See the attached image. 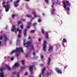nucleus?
Returning <instances> with one entry per match:
<instances>
[{
  "label": "nucleus",
  "instance_id": "2f4dec72",
  "mask_svg": "<svg viewBox=\"0 0 77 77\" xmlns=\"http://www.w3.org/2000/svg\"><path fill=\"white\" fill-rule=\"evenodd\" d=\"M41 18H39L38 19V21L39 23L41 22Z\"/></svg>",
  "mask_w": 77,
  "mask_h": 77
},
{
  "label": "nucleus",
  "instance_id": "a18cd8bd",
  "mask_svg": "<svg viewBox=\"0 0 77 77\" xmlns=\"http://www.w3.org/2000/svg\"><path fill=\"white\" fill-rule=\"evenodd\" d=\"M55 69H56L57 72H58V68H56Z\"/></svg>",
  "mask_w": 77,
  "mask_h": 77
},
{
  "label": "nucleus",
  "instance_id": "5701e85b",
  "mask_svg": "<svg viewBox=\"0 0 77 77\" xmlns=\"http://www.w3.org/2000/svg\"><path fill=\"white\" fill-rule=\"evenodd\" d=\"M26 17L27 18H31V17H32V16L27 14L26 15Z\"/></svg>",
  "mask_w": 77,
  "mask_h": 77
},
{
  "label": "nucleus",
  "instance_id": "f03ea898",
  "mask_svg": "<svg viewBox=\"0 0 77 77\" xmlns=\"http://www.w3.org/2000/svg\"><path fill=\"white\" fill-rule=\"evenodd\" d=\"M2 5H4V8H7L5 9L6 12H8V11H9V8H10L9 2L8 1H7V2H6L5 1H4L2 2Z\"/></svg>",
  "mask_w": 77,
  "mask_h": 77
},
{
  "label": "nucleus",
  "instance_id": "20e7f679",
  "mask_svg": "<svg viewBox=\"0 0 77 77\" xmlns=\"http://www.w3.org/2000/svg\"><path fill=\"white\" fill-rule=\"evenodd\" d=\"M46 44H47V42L45 40H44L43 41V47L42 49V50L43 51H45V50H46V48H47Z\"/></svg>",
  "mask_w": 77,
  "mask_h": 77
},
{
  "label": "nucleus",
  "instance_id": "052dcab7",
  "mask_svg": "<svg viewBox=\"0 0 77 77\" xmlns=\"http://www.w3.org/2000/svg\"><path fill=\"white\" fill-rule=\"evenodd\" d=\"M50 62H48V63L47 64V65H49V64H50Z\"/></svg>",
  "mask_w": 77,
  "mask_h": 77
},
{
  "label": "nucleus",
  "instance_id": "8fccbe9b",
  "mask_svg": "<svg viewBox=\"0 0 77 77\" xmlns=\"http://www.w3.org/2000/svg\"><path fill=\"white\" fill-rule=\"evenodd\" d=\"M21 69H23V68H25V66H23V67H21Z\"/></svg>",
  "mask_w": 77,
  "mask_h": 77
},
{
  "label": "nucleus",
  "instance_id": "c756f323",
  "mask_svg": "<svg viewBox=\"0 0 77 77\" xmlns=\"http://www.w3.org/2000/svg\"><path fill=\"white\" fill-rule=\"evenodd\" d=\"M24 75L25 76L27 75H28V73L27 72H25L24 74Z\"/></svg>",
  "mask_w": 77,
  "mask_h": 77
},
{
  "label": "nucleus",
  "instance_id": "6ab92c4d",
  "mask_svg": "<svg viewBox=\"0 0 77 77\" xmlns=\"http://www.w3.org/2000/svg\"><path fill=\"white\" fill-rule=\"evenodd\" d=\"M54 11H55V9H54V8H53V9L52 11H51V13L52 14H53V15H54Z\"/></svg>",
  "mask_w": 77,
  "mask_h": 77
},
{
  "label": "nucleus",
  "instance_id": "b1692460",
  "mask_svg": "<svg viewBox=\"0 0 77 77\" xmlns=\"http://www.w3.org/2000/svg\"><path fill=\"white\" fill-rule=\"evenodd\" d=\"M17 75H16V76L17 77H20V74L18 72H17Z\"/></svg>",
  "mask_w": 77,
  "mask_h": 77
},
{
  "label": "nucleus",
  "instance_id": "774afa93",
  "mask_svg": "<svg viewBox=\"0 0 77 77\" xmlns=\"http://www.w3.org/2000/svg\"><path fill=\"white\" fill-rule=\"evenodd\" d=\"M67 14H69V11H67Z\"/></svg>",
  "mask_w": 77,
  "mask_h": 77
},
{
  "label": "nucleus",
  "instance_id": "bb28decb",
  "mask_svg": "<svg viewBox=\"0 0 77 77\" xmlns=\"http://www.w3.org/2000/svg\"><path fill=\"white\" fill-rule=\"evenodd\" d=\"M17 24H21V22L20 21V20H18L17 22Z\"/></svg>",
  "mask_w": 77,
  "mask_h": 77
},
{
  "label": "nucleus",
  "instance_id": "ea45409f",
  "mask_svg": "<svg viewBox=\"0 0 77 77\" xmlns=\"http://www.w3.org/2000/svg\"><path fill=\"white\" fill-rule=\"evenodd\" d=\"M36 23H34L33 24V25L34 26H36Z\"/></svg>",
  "mask_w": 77,
  "mask_h": 77
},
{
  "label": "nucleus",
  "instance_id": "37998d69",
  "mask_svg": "<svg viewBox=\"0 0 77 77\" xmlns=\"http://www.w3.org/2000/svg\"><path fill=\"white\" fill-rule=\"evenodd\" d=\"M21 30L20 29L19 30V34L21 33Z\"/></svg>",
  "mask_w": 77,
  "mask_h": 77
},
{
  "label": "nucleus",
  "instance_id": "680f3d73",
  "mask_svg": "<svg viewBox=\"0 0 77 77\" xmlns=\"http://www.w3.org/2000/svg\"><path fill=\"white\" fill-rule=\"evenodd\" d=\"M27 28H28V29H29V28H30V26H27Z\"/></svg>",
  "mask_w": 77,
  "mask_h": 77
},
{
  "label": "nucleus",
  "instance_id": "4c0bfd02",
  "mask_svg": "<svg viewBox=\"0 0 77 77\" xmlns=\"http://www.w3.org/2000/svg\"><path fill=\"white\" fill-rule=\"evenodd\" d=\"M21 21H26V20L24 19H21Z\"/></svg>",
  "mask_w": 77,
  "mask_h": 77
},
{
  "label": "nucleus",
  "instance_id": "3c124183",
  "mask_svg": "<svg viewBox=\"0 0 77 77\" xmlns=\"http://www.w3.org/2000/svg\"><path fill=\"white\" fill-rule=\"evenodd\" d=\"M14 57H12L11 58V60H14Z\"/></svg>",
  "mask_w": 77,
  "mask_h": 77
},
{
  "label": "nucleus",
  "instance_id": "c9c22d12",
  "mask_svg": "<svg viewBox=\"0 0 77 77\" xmlns=\"http://www.w3.org/2000/svg\"><path fill=\"white\" fill-rule=\"evenodd\" d=\"M50 60H51V59L50 58V57H49L48 59V62H50Z\"/></svg>",
  "mask_w": 77,
  "mask_h": 77
},
{
  "label": "nucleus",
  "instance_id": "1a4fd4ad",
  "mask_svg": "<svg viewBox=\"0 0 77 77\" xmlns=\"http://www.w3.org/2000/svg\"><path fill=\"white\" fill-rule=\"evenodd\" d=\"M27 29L26 28H25L23 31V33L24 36H26L27 35Z\"/></svg>",
  "mask_w": 77,
  "mask_h": 77
},
{
  "label": "nucleus",
  "instance_id": "9d476101",
  "mask_svg": "<svg viewBox=\"0 0 77 77\" xmlns=\"http://www.w3.org/2000/svg\"><path fill=\"white\" fill-rule=\"evenodd\" d=\"M20 49V48H16V52H17V53H21Z\"/></svg>",
  "mask_w": 77,
  "mask_h": 77
},
{
  "label": "nucleus",
  "instance_id": "c85d7f7f",
  "mask_svg": "<svg viewBox=\"0 0 77 77\" xmlns=\"http://www.w3.org/2000/svg\"><path fill=\"white\" fill-rule=\"evenodd\" d=\"M63 42H67V41L66 40V39H65V38H63Z\"/></svg>",
  "mask_w": 77,
  "mask_h": 77
},
{
  "label": "nucleus",
  "instance_id": "7c9ffc66",
  "mask_svg": "<svg viewBox=\"0 0 77 77\" xmlns=\"http://www.w3.org/2000/svg\"><path fill=\"white\" fill-rule=\"evenodd\" d=\"M19 0L17 1L16 2H14L13 3H15V4H17V3H19Z\"/></svg>",
  "mask_w": 77,
  "mask_h": 77
},
{
  "label": "nucleus",
  "instance_id": "ddd939ff",
  "mask_svg": "<svg viewBox=\"0 0 77 77\" xmlns=\"http://www.w3.org/2000/svg\"><path fill=\"white\" fill-rule=\"evenodd\" d=\"M63 2L64 9H66V3H65V1H63Z\"/></svg>",
  "mask_w": 77,
  "mask_h": 77
},
{
  "label": "nucleus",
  "instance_id": "338daca9",
  "mask_svg": "<svg viewBox=\"0 0 77 77\" xmlns=\"http://www.w3.org/2000/svg\"><path fill=\"white\" fill-rule=\"evenodd\" d=\"M68 5H69V6H71V5L69 4H68Z\"/></svg>",
  "mask_w": 77,
  "mask_h": 77
},
{
  "label": "nucleus",
  "instance_id": "864d4df0",
  "mask_svg": "<svg viewBox=\"0 0 77 77\" xmlns=\"http://www.w3.org/2000/svg\"><path fill=\"white\" fill-rule=\"evenodd\" d=\"M28 24L29 25H31V24H32V23L29 22L28 23Z\"/></svg>",
  "mask_w": 77,
  "mask_h": 77
},
{
  "label": "nucleus",
  "instance_id": "2eb2a0df",
  "mask_svg": "<svg viewBox=\"0 0 77 77\" xmlns=\"http://www.w3.org/2000/svg\"><path fill=\"white\" fill-rule=\"evenodd\" d=\"M53 50V47L50 46L48 48V51H50V50Z\"/></svg>",
  "mask_w": 77,
  "mask_h": 77
},
{
  "label": "nucleus",
  "instance_id": "bf43d9fd",
  "mask_svg": "<svg viewBox=\"0 0 77 77\" xmlns=\"http://www.w3.org/2000/svg\"><path fill=\"white\" fill-rule=\"evenodd\" d=\"M47 75L48 76V75H49V73H47Z\"/></svg>",
  "mask_w": 77,
  "mask_h": 77
},
{
  "label": "nucleus",
  "instance_id": "a19ab883",
  "mask_svg": "<svg viewBox=\"0 0 77 77\" xmlns=\"http://www.w3.org/2000/svg\"><path fill=\"white\" fill-rule=\"evenodd\" d=\"M66 3L67 5H69V1H66Z\"/></svg>",
  "mask_w": 77,
  "mask_h": 77
},
{
  "label": "nucleus",
  "instance_id": "4468645a",
  "mask_svg": "<svg viewBox=\"0 0 77 77\" xmlns=\"http://www.w3.org/2000/svg\"><path fill=\"white\" fill-rule=\"evenodd\" d=\"M58 74H61L62 73V71L61 69H58Z\"/></svg>",
  "mask_w": 77,
  "mask_h": 77
},
{
  "label": "nucleus",
  "instance_id": "aec40b11",
  "mask_svg": "<svg viewBox=\"0 0 77 77\" xmlns=\"http://www.w3.org/2000/svg\"><path fill=\"white\" fill-rule=\"evenodd\" d=\"M15 52H16V50H13L11 52L10 54H13V53H15Z\"/></svg>",
  "mask_w": 77,
  "mask_h": 77
},
{
  "label": "nucleus",
  "instance_id": "69168bd1",
  "mask_svg": "<svg viewBox=\"0 0 77 77\" xmlns=\"http://www.w3.org/2000/svg\"><path fill=\"white\" fill-rule=\"evenodd\" d=\"M17 42H19V40H18V39H17Z\"/></svg>",
  "mask_w": 77,
  "mask_h": 77
},
{
  "label": "nucleus",
  "instance_id": "603ef678",
  "mask_svg": "<svg viewBox=\"0 0 77 77\" xmlns=\"http://www.w3.org/2000/svg\"><path fill=\"white\" fill-rule=\"evenodd\" d=\"M34 18H36V17H37V15H36V14H35L34 15Z\"/></svg>",
  "mask_w": 77,
  "mask_h": 77
},
{
  "label": "nucleus",
  "instance_id": "f8f14e48",
  "mask_svg": "<svg viewBox=\"0 0 77 77\" xmlns=\"http://www.w3.org/2000/svg\"><path fill=\"white\" fill-rule=\"evenodd\" d=\"M5 68H7L8 70H11V68L9 67V66L8 65H6L5 66Z\"/></svg>",
  "mask_w": 77,
  "mask_h": 77
},
{
  "label": "nucleus",
  "instance_id": "13d9d810",
  "mask_svg": "<svg viewBox=\"0 0 77 77\" xmlns=\"http://www.w3.org/2000/svg\"><path fill=\"white\" fill-rule=\"evenodd\" d=\"M51 7L52 8H53V4L51 5Z\"/></svg>",
  "mask_w": 77,
  "mask_h": 77
},
{
  "label": "nucleus",
  "instance_id": "cd10ccee",
  "mask_svg": "<svg viewBox=\"0 0 77 77\" xmlns=\"http://www.w3.org/2000/svg\"><path fill=\"white\" fill-rule=\"evenodd\" d=\"M38 58V56H36L35 57H33V59L35 60V59H37Z\"/></svg>",
  "mask_w": 77,
  "mask_h": 77
},
{
  "label": "nucleus",
  "instance_id": "e2e57ef3",
  "mask_svg": "<svg viewBox=\"0 0 77 77\" xmlns=\"http://www.w3.org/2000/svg\"><path fill=\"white\" fill-rule=\"evenodd\" d=\"M33 14L34 15V16L35 15V12H33Z\"/></svg>",
  "mask_w": 77,
  "mask_h": 77
},
{
  "label": "nucleus",
  "instance_id": "393cba45",
  "mask_svg": "<svg viewBox=\"0 0 77 77\" xmlns=\"http://www.w3.org/2000/svg\"><path fill=\"white\" fill-rule=\"evenodd\" d=\"M35 31L34 30H31L30 31V33H35Z\"/></svg>",
  "mask_w": 77,
  "mask_h": 77
},
{
  "label": "nucleus",
  "instance_id": "6e6d98bb",
  "mask_svg": "<svg viewBox=\"0 0 77 77\" xmlns=\"http://www.w3.org/2000/svg\"><path fill=\"white\" fill-rule=\"evenodd\" d=\"M67 10H68V11H69V7H68L67 9Z\"/></svg>",
  "mask_w": 77,
  "mask_h": 77
},
{
  "label": "nucleus",
  "instance_id": "473e14b6",
  "mask_svg": "<svg viewBox=\"0 0 77 77\" xmlns=\"http://www.w3.org/2000/svg\"><path fill=\"white\" fill-rule=\"evenodd\" d=\"M45 2L47 4H48V0H45Z\"/></svg>",
  "mask_w": 77,
  "mask_h": 77
},
{
  "label": "nucleus",
  "instance_id": "423d86ee",
  "mask_svg": "<svg viewBox=\"0 0 77 77\" xmlns=\"http://www.w3.org/2000/svg\"><path fill=\"white\" fill-rule=\"evenodd\" d=\"M13 29H11V30L12 32H14V30H17V32L19 31V30H20V29H19V28H16L15 26L13 25Z\"/></svg>",
  "mask_w": 77,
  "mask_h": 77
},
{
  "label": "nucleus",
  "instance_id": "f257e3e1",
  "mask_svg": "<svg viewBox=\"0 0 77 77\" xmlns=\"http://www.w3.org/2000/svg\"><path fill=\"white\" fill-rule=\"evenodd\" d=\"M26 42V40L25 39L23 40V45L24 47H28L30 46L32 47H33V46L32 45V43H33V42L32 40H30L29 42H27L25 43Z\"/></svg>",
  "mask_w": 77,
  "mask_h": 77
},
{
  "label": "nucleus",
  "instance_id": "412c9836",
  "mask_svg": "<svg viewBox=\"0 0 77 77\" xmlns=\"http://www.w3.org/2000/svg\"><path fill=\"white\" fill-rule=\"evenodd\" d=\"M20 53H16L15 54V56H17V57H18V56H19V55H20Z\"/></svg>",
  "mask_w": 77,
  "mask_h": 77
},
{
  "label": "nucleus",
  "instance_id": "09e8293b",
  "mask_svg": "<svg viewBox=\"0 0 77 77\" xmlns=\"http://www.w3.org/2000/svg\"><path fill=\"white\" fill-rule=\"evenodd\" d=\"M20 51H21V52H23V48H21L20 49Z\"/></svg>",
  "mask_w": 77,
  "mask_h": 77
},
{
  "label": "nucleus",
  "instance_id": "4be33fe9",
  "mask_svg": "<svg viewBox=\"0 0 77 77\" xmlns=\"http://www.w3.org/2000/svg\"><path fill=\"white\" fill-rule=\"evenodd\" d=\"M17 72L16 71H14L12 72V74H17Z\"/></svg>",
  "mask_w": 77,
  "mask_h": 77
},
{
  "label": "nucleus",
  "instance_id": "0eeeda50",
  "mask_svg": "<svg viewBox=\"0 0 77 77\" xmlns=\"http://www.w3.org/2000/svg\"><path fill=\"white\" fill-rule=\"evenodd\" d=\"M3 71V70L2 69H0V77H5V75H4V73Z\"/></svg>",
  "mask_w": 77,
  "mask_h": 77
},
{
  "label": "nucleus",
  "instance_id": "6e6552de",
  "mask_svg": "<svg viewBox=\"0 0 77 77\" xmlns=\"http://www.w3.org/2000/svg\"><path fill=\"white\" fill-rule=\"evenodd\" d=\"M19 66V64L18 63H15L14 66L12 67L13 69H14V68H18Z\"/></svg>",
  "mask_w": 77,
  "mask_h": 77
},
{
  "label": "nucleus",
  "instance_id": "39448f33",
  "mask_svg": "<svg viewBox=\"0 0 77 77\" xmlns=\"http://www.w3.org/2000/svg\"><path fill=\"white\" fill-rule=\"evenodd\" d=\"M33 66H30L28 68V69L30 73H31V74H33L32 70H33Z\"/></svg>",
  "mask_w": 77,
  "mask_h": 77
},
{
  "label": "nucleus",
  "instance_id": "0e129e2a",
  "mask_svg": "<svg viewBox=\"0 0 77 77\" xmlns=\"http://www.w3.org/2000/svg\"><path fill=\"white\" fill-rule=\"evenodd\" d=\"M30 36H29V37H28V38H29V39H30Z\"/></svg>",
  "mask_w": 77,
  "mask_h": 77
},
{
  "label": "nucleus",
  "instance_id": "a878e982",
  "mask_svg": "<svg viewBox=\"0 0 77 77\" xmlns=\"http://www.w3.org/2000/svg\"><path fill=\"white\" fill-rule=\"evenodd\" d=\"M21 63L22 65H24V60H22Z\"/></svg>",
  "mask_w": 77,
  "mask_h": 77
},
{
  "label": "nucleus",
  "instance_id": "dca6fc26",
  "mask_svg": "<svg viewBox=\"0 0 77 77\" xmlns=\"http://www.w3.org/2000/svg\"><path fill=\"white\" fill-rule=\"evenodd\" d=\"M48 34L47 33L45 34V38H48Z\"/></svg>",
  "mask_w": 77,
  "mask_h": 77
},
{
  "label": "nucleus",
  "instance_id": "c03bdc74",
  "mask_svg": "<svg viewBox=\"0 0 77 77\" xmlns=\"http://www.w3.org/2000/svg\"><path fill=\"white\" fill-rule=\"evenodd\" d=\"M2 38H3V37L1 35L0 36V40H2Z\"/></svg>",
  "mask_w": 77,
  "mask_h": 77
},
{
  "label": "nucleus",
  "instance_id": "de8ad7c7",
  "mask_svg": "<svg viewBox=\"0 0 77 77\" xmlns=\"http://www.w3.org/2000/svg\"><path fill=\"white\" fill-rule=\"evenodd\" d=\"M44 57L42 55H41V59H43V58Z\"/></svg>",
  "mask_w": 77,
  "mask_h": 77
},
{
  "label": "nucleus",
  "instance_id": "a211bd4d",
  "mask_svg": "<svg viewBox=\"0 0 77 77\" xmlns=\"http://www.w3.org/2000/svg\"><path fill=\"white\" fill-rule=\"evenodd\" d=\"M13 3L14 5V7H15L16 8L18 7V6H19V5L18 4H15V2Z\"/></svg>",
  "mask_w": 77,
  "mask_h": 77
},
{
  "label": "nucleus",
  "instance_id": "5fc2aeb1",
  "mask_svg": "<svg viewBox=\"0 0 77 77\" xmlns=\"http://www.w3.org/2000/svg\"><path fill=\"white\" fill-rule=\"evenodd\" d=\"M39 77H41V73H40L39 75Z\"/></svg>",
  "mask_w": 77,
  "mask_h": 77
},
{
  "label": "nucleus",
  "instance_id": "f3484780",
  "mask_svg": "<svg viewBox=\"0 0 77 77\" xmlns=\"http://www.w3.org/2000/svg\"><path fill=\"white\" fill-rule=\"evenodd\" d=\"M41 30L42 34V35L44 34L45 33V31H44V30L42 29H41Z\"/></svg>",
  "mask_w": 77,
  "mask_h": 77
},
{
  "label": "nucleus",
  "instance_id": "7ed1b4c3",
  "mask_svg": "<svg viewBox=\"0 0 77 77\" xmlns=\"http://www.w3.org/2000/svg\"><path fill=\"white\" fill-rule=\"evenodd\" d=\"M4 36V44H5L6 45V41H8L9 40V39L8 38V37H7V35L6 34H4L3 35Z\"/></svg>",
  "mask_w": 77,
  "mask_h": 77
},
{
  "label": "nucleus",
  "instance_id": "e433bc0d",
  "mask_svg": "<svg viewBox=\"0 0 77 77\" xmlns=\"http://www.w3.org/2000/svg\"><path fill=\"white\" fill-rule=\"evenodd\" d=\"M20 27L21 29H23V25H20Z\"/></svg>",
  "mask_w": 77,
  "mask_h": 77
},
{
  "label": "nucleus",
  "instance_id": "f704fd0d",
  "mask_svg": "<svg viewBox=\"0 0 77 77\" xmlns=\"http://www.w3.org/2000/svg\"><path fill=\"white\" fill-rule=\"evenodd\" d=\"M11 17H12V18L13 19H14L15 17V15H14V14H13L12 16H11Z\"/></svg>",
  "mask_w": 77,
  "mask_h": 77
},
{
  "label": "nucleus",
  "instance_id": "4d7b16f0",
  "mask_svg": "<svg viewBox=\"0 0 77 77\" xmlns=\"http://www.w3.org/2000/svg\"><path fill=\"white\" fill-rule=\"evenodd\" d=\"M42 15H43V16H45V14H44V13H42Z\"/></svg>",
  "mask_w": 77,
  "mask_h": 77
},
{
  "label": "nucleus",
  "instance_id": "49530a36",
  "mask_svg": "<svg viewBox=\"0 0 77 77\" xmlns=\"http://www.w3.org/2000/svg\"><path fill=\"white\" fill-rule=\"evenodd\" d=\"M32 54L33 55H34V56H35V52H33V53H32Z\"/></svg>",
  "mask_w": 77,
  "mask_h": 77
},
{
  "label": "nucleus",
  "instance_id": "9b49d317",
  "mask_svg": "<svg viewBox=\"0 0 77 77\" xmlns=\"http://www.w3.org/2000/svg\"><path fill=\"white\" fill-rule=\"evenodd\" d=\"M45 68H44L42 71V74L43 76H44V71H45Z\"/></svg>",
  "mask_w": 77,
  "mask_h": 77
},
{
  "label": "nucleus",
  "instance_id": "58836bf2",
  "mask_svg": "<svg viewBox=\"0 0 77 77\" xmlns=\"http://www.w3.org/2000/svg\"><path fill=\"white\" fill-rule=\"evenodd\" d=\"M50 74H52V73H53V71H52V70H50Z\"/></svg>",
  "mask_w": 77,
  "mask_h": 77
},
{
  "label": "nucleus",
  "instance_id": "79ce46f5",
  "mask_svg": "<svg viewBox=\"0 0 77 77\" xmlns=\"http://www.w3.org/2000/svg\"><path fill=\"white\" fill-rule=\"evenodd\" d=\"M38 41H39V42H41V39H40V38H38Z\"/></svg>",
  "mask_w": 77,
  "mask_h": 77
},
{
  "label": "nucleus",
  "instance_id": "72a5a7b5",
  "mask_svg": "<svg viewBox=\"0 0 77 77\" xmlns=\"http://www.w3.org/2000/svg\"><path fill=\"white\" fill-rule=\"evenodd\" d=\"M18 38H21V35L20 34H18Z\"/></svg>",
  "mask_w": 77,
  "mask_h": 77
}]
</instances>
